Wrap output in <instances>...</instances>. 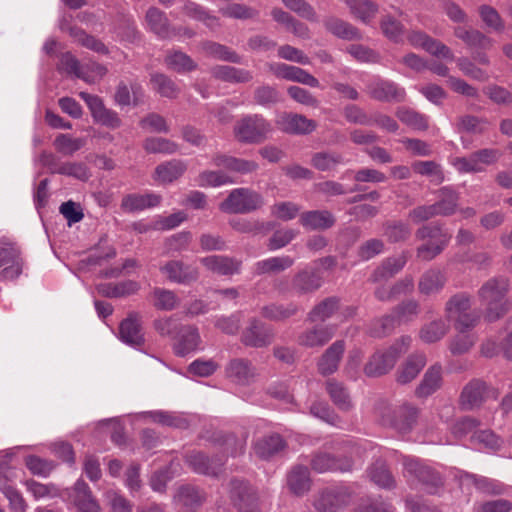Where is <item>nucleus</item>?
Wrapping results in <instances>:
<instances>
[{"label": "nucleus", "mask_w": 512, "mask_h": 512, "mask_svg": "<svg viewBox=\"0 0 512 512\" xmlns=\"http://www.w3.org/2000/svg\"><path fill=\"white\" fill-rule=\"evenodd\" d=\"M70 499L80 512H100V505L92 495L89 486L78 480L70 494Z\"/></svg>", "instance_id": "obj_25"}, {"label": "nucleus", "mask_w": 512, "mask_h": 512, "mask_svg": "<svg viewBox=\"0 0 512 512\" xmlns=\"http://www.w3.org/2000/svg\"><path fill=\"white\" fill-rule=\"evenodd\" d=\"M396 116L414 130L424 131L428 128V118L414 110L402 107L397 110Z\"/></svg>", "instance_id": "obj_56"}, {"label": "nucleus", "mask_w": 512, "mask_h": 512, "mask_svg": "<svg viewBox=\"0 0 512 512\" xmlns=\"http://www.w3.org/2000/svg\"><path fill=\"white\" fill-rule=\"evenodd\" d=\"M161 196L155 193L128 194L123 197L121 208L126 212L141 211L159 205Z\"/></svg>", "instance_id": "obj_32"}, {"label": "nucleus", "mask_w": 512, "mask_h": 512, "mask_svg": "<svg viewBox=\"0 0 512 512\" xmlns=\"http://www.w3.org/2000/svg\"><path fill=\"white\" fill-rule=\"evenodd\" d=\"M403 465V475L408 482H419L425 487L427 492L435 493L437 488L442 485L440 475L431 467L422 464L419 460L404 457Z\"/></svg>", "instance_id": "obj_7"}, {"label": "nucleus", "mask_w": 512, "mask_h": 512, "mask_svg": "<svg viewBox=\"0 0 512 512\" xmlns=\"http://www.w3.org/2000/svg\"><path fill=\"white\" fill-rule=\"evenodd\" d=\"M333 335L334 328L332 326H314L298 336V343L307 348L322 347L329 342Z\"/></svg>", "instance_id": "obj_29"}, {"label": "nucleus", "mask_w": 512, "mask_h": 512, "mask_svg": "<svg viewBox=\"0 0 512 512\" xmlns=\"http://www.w3.org/2000/svg\"><path fill=\"white\" fill-rule=\"evenodd\" d=\"M426 364L424 354L411 355L398 369L396 380L400 384H407L415 379Z\"/></svg>", "instance_id": "obj_37"}, {"label": "nucleus", "mask_w": 512, "mask_h": 512, "mask_svg": "<svg viewBox=\"0 0 512 512\" xmlns=\"http://www.w3.org/2000/svg\"><path fill=\"white\" fill-rule=\"evenodd\" d=\"M79 96L88 106L94 122L110 129H117L122 125V120L118 113L106 108L99 96L87 92H80Z\"/></svg>", "instance_id": "obj_12"}, {"label": "nucleus", "mask_w": 512, "mask_h": 512, "mask_svg": "<svg viewBox=\"0 0 512 512\" xmlns=\"http://www.w3.org/2000/svg\"><path fill=\"white\" fill-rule=\"evenodd\" d=\"M299 223L310 231H324L335 225L336 218L328 210H310L300 214Z\"/></svg>", "instance_id": "obj_23"}, {"label": "nucleus", "mask_w": 512, "mask_h": 512, "mask_svg": "<svg viewBox=\"0 0 512 512\" xmlns=\"http://www.w3.org/2000/svg\"><path fill=\"white\" fill-rule=\"evenodd\" d=\"M323 280L316 270H299L292 278L290 290L297 296H304L316 292L322 286ZM275 288L280 293H285L289 288L282 280L275 283Z\"/></svg>", "instance_id": "obj_9"}, {"label": "nucleus", "mask_w": 512, "mask_h": 512, "mask_svg": "<svg viewBox=\"0 0 512 512\" xmlns=\"http://www.w3.org/2000/svg\"><path fill=\"white\" fill-rule=\"evenodd\" d=\"M148 29L161 39L176 36V28L170 25L166 14L156 7H150L145 15Z\"/></svg>", "instance_id": "obj_22"}, {"label": "nucleus", "mask_w": 512, "mask_h": 512, "mask_svg": "<svg viewBox=\"0 0 512 512\" xmlns=\"http://www.w3.org/2000/svg\"><path fill=\"white\" fill-rule=\"evenodd\" d=\"M298 310L299 307L294 303L288 305L270 304L261 309V314L269 320L282 321L295 315Z\"/></svg>", "instance_id": "obj_53"}, {"label": "nucleus", "mask_w": 512, "mask_h": 512, "mask_svg": "<svg viewBox=\"0 0 512 512\" xmlns=\"http://www.w3.org/2000/svg\"><path fill=\"white\" fill-rule=\"evenodd\" d=\"M230 498L240 512H257L258 497L247 482L239 479L231 480Z\"/></svg>", "instance_id": "obj_14"}, {"label": "nucleus", "mask_w": 512, "mask_h": 512, "mask_svg": "<svg viewBox=\"0 0 512 512\" xmlns=\"http://www.w3.org/2000/svg\"><path fill=\"white\" fill-rule=\"evenodd\" d=\"M289 489L295 495H303L310 490L311 480L309 470L305 466L294 467L287 477Z\"/></svg>", "instance_id": "obj_44"}, {"label": "nucleus", "mask_w": 512, "mask_h": 512, "mask_svg": "<svg viewBox=\"0 0 512 512\" xmlns=\"http://www.w3.org/2000/svg\"><path fill=\"white\" fill-rule=\"evenodd\" d=\"M407 263V256L401 254L396 257H390L384 260L381 266L377 267L371 274L369 281L373 283L381 282L383 280L393 277L396 273L401 271Z\"/></svg>", "instance_id": "obj_33"}, {"label": "nucleus", "mask_w": 512, "mask_h": 512, "mask_svg": "<svg viewBox=\"0 0 512 512\" xmlns=\"http://www.w3.org/2000/svg\"><path fill=\"white\" fill-rule=\"evenodd\" d=\"M381 405L384 406V404ZM383 409L384 411H378L383 422L391 425L401 434L411 432L417 424L419 410L410 404H403L395 408L392 412H390L388 407H383Z\"/></svg>", "instance_id": "obj_8"}, {"label": "nucleus", "mask_w": 512, "mask_h": 512, "mask_svg": "<svg viewBox=\"0 0 512 512\" xmlns=\"http://www.w3.org/2000/svg\"><path fill=\"white\" fill-rule=\"evenodd\" d=\"M442 367L439 364L431 366L424 374V377L416 388L415 394L418 397H427L441 387Z\"/></svg>", "instance_id": "obj_38"}, {"label": "nucleus", "mask_w": 512, "mask_h": 512, "mask_svg": "<svg viewBox=\"0 0 512 512\" xmlns=\"http://www.w3.org/2000/svg\"><path fill=\"white\" fill-rule=\"evenodd\" d=\"M437 201L433 203L434 210L437 216H451L453 215L459 205V193L449 186H445L437 190Z\"/></svg>", "instance_id": "obj_27"}, {"label": "nucleus", "mask_w": 512, "mask_h": 512, "mask_svg": "<svg viewBox=\"0 0 512 512\" xmlns=\"http://www.w3.org/2000/svg\"><path fill=\"white\" fill-rule=\"evenodd\" d=\"M510 282L507 277L495 276L486 280L477 291V299L484 306V318L487 322H496L512 309V300L508 298Z\"/></svg>", "instance_id": "obj_1"}, {"label": "nucleus", "mask_w": 512, "mask_h": 512, "mask_svg": "<svg viewBox=\"0 0 512 512\" xmlns=\"http://www.w3.org/2000/svg\"><path fill=\"white\" fill-rule=\"evenodd\" d=\"M411 342L410 336H402L388 349L377 350L365 363L363 373L369 378H378L387 374L394 368L399 356L408 350Z\"/></svg>", "instance_id": "obj_2"}, {"label": "nucleus", "mask_w": 512, "mask_h": 512, "mask_svg": "<svg viewBox=\"0 0 512 512\" xmlns=\"http://www.w3.org/2000/svg\"><path fill=\"white\" fill-rule=\"evenodd\" d=\"M226 376L239 385H249L256 378V370L252 364L245 359L231 360L225 369Z\"/></svg>", "instance_id": "obj_26"}, {"label": "nucleus", "mask_w": 512, "mask_h": 512, "mask_svg": "<svg viewBox=\"0 0 512 512\" xmlns=\"http://www.w3.org/2000/svg\"><path fill=\"white\" fill-rule=\"evenodd\" d=\"M153 305L159 310H173L179 304L177 295L165 288H155L152 292Z\"/></svg>", "instance_id": "obj_64"}, {"label": "nucleus", "mask_w": 512, "mask_h": 512, "mask_svg": "<svg viewBox=\"0 0 512 512\" xmlns=\"http://www.w3.org/2000/svg\"><path fill=\"white\" fill-rule=\"evenodd\" d=\"M370 480L383 489H393L396 481L389 471L386 463L382 460L375 461L368 470Z\"/></svg>", "instance_id": "obj_45"}, {"label": "nucleus", "mask_w": 512, "mask_h": 512, "mask_svg": "<svg viewBox=\"0 0 512 512\" xmlns=\"http://www.w3.org/2000/svg\"><path fill=\"white\" fill-rule=\"evenodd\" d=\"M412 169L417 174L429 177L436 184L444 180L441 166L435 161H416L412 164Z\"/></svg>", "instance_id": "obj_63"}, {"label": "nucleus", "mask_w": 512, "mask_h": 512, "mask_svg": "<svg viewBox=\"0 0 512 512\" xmlns=\"http://www.w3.org/2000/svg\"><path fill=\"white\" fill-rule=\"evenodd\" d=\"M499 391L488 386L480 379H473L468 382L460 395V405L464 410L479 408L486 399H497Z\"/></svg>", "instance_id": "obj_10"}, {"label": "nucleus", "mask_w": 512, "mask_h": 512, "mask_svg": "<svg viewBox=\"0 0 512 512\" xmlns=\"http://www.w3.org/2000/svg\"><path fill=\"white\" fill-rule=\"evenodd\" d=\"M143 148L147 153L174 154L179 146L174 141L162 137H148L144 140Z\"/></svg>", "instance_id": "obj_52"}, {"label": "nucleus", "mask_w": 512, "mask_h": 512, "mask_svg": "<svg viewBox=\"0 0 512 512\" xmlns=\"http://www.w3.org/2000/svg\"><path fill=\"white\" fill-rule=\"evenodd\" d=\"M273 336L274 334L271 328L254 318L243 330L241 341L246 346L261 348L271 344Z\"/></svg>", "instance_id": "obj_17"}, {"label": "nucleus", "mask_w": 512, "mask_h": 512, "mask_svg": "<svg viewBox=\"0 0 512 512\" xmlns=\"http://www.w3.org/2000/svg\"><path fill=\"white\" fill-rule=\"evenodd\" d=\"M159 270L166 280L181 285H189L199 279L198 268L181 260L166 261L159 266Z\"/></svg>", "instance_id": "obj_13"}, {"label": "nucleus", "mask_w": 512, "mask_h": 512, "mask_svg": "<svg viewBox=\"0 0 512 512\" xmlns=\"http://www.w3.org/2000/svg\"><path fill=\"white\" fill-rule=\"evenodd\" d=\"M272 132L271 124L261 115H246L234 126V135L239 142L258 144L265 141Z\"/></svg>", "instance_id": "obj_5"}, {"label": "nucleus", "mask_w": 512, "mask_h": 512, "mask_svg": "<svg viewBox=\"0 0 512 512\" xmlns=\"http://www.w3.org/2000/svg\"><path fill=\"white\" fill-rule=\"evenodd\" d=\"M186 164L173 159L158 165L155 169V180L161 183H171L177 180L186 171Z\"/></svg>", "instance_id": "obj_41"}, {"label": "nucleus", "mask_w": 512, "mask_h": 512, "mask_svg": "<svg viewBox=\"0 0 512 512\" xmlns=\"http://www.w3.org/2000/svg\"><path fill=\"white\" fill-rule=\"evenodd\" d=\"M145 418H149L151 421L169 427L175 428H186L188 422L185 418L167 411L157 410L149 411L143 414Z\"/></svg>", "instance_id": "obj_50"}, {"label": "nucleus", "mask_w": 512, "mask_h": 512, "mask_svg": "<svg viewBox=\"0 0 512 512\" xmlns=\"http://www.w3.org/2000/svg\"><path fill=\"white\" fill-rule=\"evenodd\" d=\"M269 69L277 78L298 82L313 88L320 86L316 77L300 67L285 63H272L269 65Z\"/></svg>", "instance_id": "obj_16"}, {"label": "nucleus", "mask_w": 512, "mask_h": 512, "mask_svg": "<svg viewBox=\"0 0 512 512\" xmlns=\"http://www.w3.org/2000/svg\"><path fill=\"white\" fill-rule=\"evenodd\" d=\"M471 309V297L467 293H458L452 296L445 305L447 318L454 319Z\"/></svg>", "instance_id": "obj_54"}, {"label": "nucleus", "mask_w": 512, "mask_h": 512, "mask_svg": "<svg viewBox=\"0 0 512 512\" xmlns=\"http://www.w3.org/2000/svg\"><path fill=\"white\" fill-rule=\"evenodd\" d=\"M199 343L200 335L198 329L193 326H184L181 328L179 340L174 346L175 353L179 356H185L196 350Z\"/></svg>", "instance_id": "obj_42"}, {"label": "nucleus", "mask_w": 512, "mask_h": 512, "mask_svg": "<svg viewBox=\"0 0 512 512\" xmlns=\"http://www.w3.org/2000/svg\"><path fill=\"white\" fill-rule=\"evenodd\" d=\"M324 26L329 32L339 38L346 40L360 38L359 31L354 26L341 19L328 17L324 20Z\"/></svg>", "instance_id": "obj_47"}, {"label": "nucleus", "mask_w": 512, "mask_h": 512, "mask_svg": "<svg viewBox=\"0 0 512 512\" xmlns=\"http://www.w3.org/2000/svg\"><path fill=\"white\" fill-rule=\"evenodd\" d=\"M311 163L320 171H330L343 163V157L336 152H318L313 155Z\"/></svg>", "instance_id": "obj_62"}, {"label": "nucleus", "mask_w": 512, "mask_h": 512, "mask_svg": "<svg viewBox=\"0 0 512 512\" xmlns=\"http://www.w3.org/2000/svg\"><path fill=\"white\" fill-rule=\"evenodd\" d=\"M454 35L470 48L486 50L493 46V40L477 29L457 26L454 28Z\"/></svg>", "instance_id": "obj_34"}, {"label": "nucleus", "mask_w": 512, "mask_h": 512, "mask_svg": "<svg viewBox=\"0 0 512 512\" xmlns=\"http://www.w3.org/2000/svg\"><path fill=\"white\" fill-rule=\"evenodd\" d=\"M351 12L361 21L367 23L375 17L378 5L371 0H346Z\"/></svg>", "instance_id": "obj_51"}, {"label": "nucleus", "mask_w": 512, "mask_h": 512, "mask_svg": "<svg viewBox=\"0 0 512 512\" xmlns=\"http://www.w3.org/2000/svg\"><path fill=\"white\" fill-rule=\"evenodd\" d=\"M277 124L283 132L294 135H307L317 128L316 121L297 113H283Z\"/></svg>", "instance_id": "obj_18"}, {"label": "nucleus", "mask_w": 512, "mask_h": 512, "mask_svg": "<svg viewBox=\"0 0 512 512\" xmlns=\"http://www.w3.org/2000/svg\"><path fill=\"white\" fill-rule=\"evenodd\" d=\"M351 501V493L347 487L335 486L322 489L315 501L318 512H338Z\"/></svg>", "instance_id": "obj_11"}, {"label": "nucleus", "mask_w": 512, "mask_h": 512, "mask_svg": "<svg viewBox=\"0 0 512 512\" xmlns=\"http://www.w3.org/2000/svg\"><path fill=\"white\" fill-rule=\"evenodd\" d=\"M202 47L204 52L211 57L222 61L240 63L239 55L222 44L208 41L203 43Z\"/></svg>", "instance_id": "obj_59"}, {"label": "nucleus", "mask_w": 512, "mask_h": 512, "mask_svg": "<svg viewBox=\"0 0 512 512\" xmlns=\"http://www.w3.org/2000/svg\"><path fill=\"white\" fill-rule=\"evenodd\" d=\"M446 283V277L439 269L427 270L419 279L418 289L421 294L439 293Z\"/></svg>", "instance_id": "obj_39"}, {"label": "nucleus", "mask_w": 512, "mask_h": 512, "mask_svg": "<svg viewBox=\"0 0 512 512\" xmlns=\"http://www.w3.org/2000/svg\"><path fill=\"white\" fill-rule=\"evenodd\" d=\"M311 467L318 473L341 471H350L353 467V461L350 457L335 458L329 453L319 452L311 460Z\"/></svg>", "instance_id": "obj_20"}, {"label": "nucleus", "mask_w": 512, "mask_h": 512, "mask_svg": "<svg viewBox=\"0 0 512 512\" xmlns=\"http://www.w3.org/2000/svg\"><path fill=\"white\" fill-rule=\"evenodd\" d=\"M339 308V299L329 297L321 301L308 313L307 319L310 322H324L329 319Z\"/></svg>", "instance_id": "obj_48"}, {"label": "nucleus", "mask_w": 512, "mask_h": 512, "mask_svg": "<svg viewBox=\"0 0 512 512\" xmlns=\"http://www.w3.org/2000/svg\"><path fill=\"white\" fill-rule=\"evenodd\" d=\"M151 83L153 89L166 98H175L180 91L175 82L164 74L152 75Z\"/></svg>", "instance_id": "obj_61"}, {"label": "nucleus", "mask_w": 512, "mask_h": 512, "mask_svg": "<svg viewBox=\"0 0 512 512\" xmlns=\"http://www.w3.org/2000/svg\"><path fill=\"white\" fill-rule=\"evenodd\" d=\"M25 259L20 245L10 237L0 238V282H12L23 273Z\"/></svg>", "instance_id": "obj_3"}, {"label": "nucleus", "mask_w": 512, "mask_h": 512, "mask_svg": "<svg viewBox=\"0 0 512 512\" xmlns=\"http://www.w3.org/2000/svg\"><path fill=\"white\" fill-rule=\"evenodd\" d=\"M264 199L260 193L249 188H235L220 203L219 209L230 214H248L260 209Z\"/></svg>", "instance_id": "obj_6"}, {"label": "nucleus", "mask_w": 512, "mask_h": 512, "mask_svg": "<svg viewBox=\"0 0 512 512\" xmlns=\"http://www.w3.org/2000/svg\"><path fill=\"white\" fill-rule=\"evenodd\" d=\"M214 78L230 83H246L252 80V74L248 70L233 66L218 65L211 69Z\"/></svg>", "instance_id": "obj_40"}, {"label": "nucleus", "mask_w": 512, "mask_h": 512, "mask_svg": "<svg viewBox=\"0 0 512 512\" xmlns=\"http://www.w3.org/2000/svg\"><path fill=\"white\" fill-rule=\"evenodd\" d=\"M186 463L196 473L218 476L224 464L223 457L209 458L202 452H192L186 456Z\"/></svg>", "instance_id": "obj_19"}, {"label": "nucleus", "mask_w": 512, "mask_h": 512, "mask_svg": "<svg viewBox=\"0 0 512 512\" xmlns=\"http://www.w3.org/2000/svg\"><path fill=\"white\" fill-rule=\"evenodd\" d=\"M183 12L198 21L204 22L209 28L214 29L219 26L218 19L210 15L204 7L193 2L187 1L183 6Z\"/></svg>", "instance_id": "obj_57"}, {"label": "nucleus", "mask_w": 512, "mask_h": 512, "mask_svg": "<svg viewBox=\"0 0 512 512\" xmlns=\"http://www.w3.org/2000/svg\"><path fill=\"white\" fill-rule=\"evenodd\" d=\"M326 391L331 401L342 411H349L353 407L352 399L347 387L335 379L325 383Z\"/></svg>", "instance_id": "obj_35"}, {"label": "nucleus", "mask_w": 512, "mask_h": 512, "mask_svg": "<svg viewBox=\"0 0 512 512\" xmlns=\"http://www.w3.org/2000/svg\"><path fill=\"white\" fill-rule=\"evenodd\" d=\"M366 91L371 98L381 102H400L405 98V90L389 80H374L367 85Z\"/></svg>", "instance_id": "obj_15"}, {"label": "nucleus", "mask_w": 512, "mask_h": 512, "mask_svg": "<svg viewBox=\"0 0 512 512\" xmlns=\"http://www.w3.org/2000/svg\"><path fill=\"white\" fill-rule=\"evenodd\" d=\"M199 261L210 272L222 276L238 274L242 265L241 260L224 255H210Z\"/></svg>", "instance_id": "obj_21"}, {"label": "nucleus", "mask_w": 512, "mask_h": 512, "mask_svg": "<svg viewBox=\"0 0 512 512\" xmlns=\"http://www.w3.org/2000/svg\"><path fill=\"white\" fill-rule=\"evenodd\" d=\"M413 286H414L413 279L406 278L403 281L396 283L392 287H384V286L378 287L375 290L374 294H375V297L380 301H390L401 293L412 291Z\"/></svg>", "instance_id": "obj_58"}, {"label": "nucleus", "mask_w": 512, "mask_h": 512, "mask_svg": "<svg viewBox=\"0 0 512 512\" xmlns=\"http://www.w3.org/2000/svg\"><path fill=\"white\" fill-rule=\"evenodd\" d=\"M418 240H429L416 250V257L421 261H431L439 255L450 241V236L438 225H423L417 229Z\"/></svg>", "instance_id": "obj_4"}, {"label": "nucleus", "mask_w": 512, "mask_h": 512, "mask_svg": "<svg viewBox=\"0 0 512 512\" xmlns=\"http://www.w3.org/2000/svg\"><path fill=\"white\" fill-rule=\"evenodd\" d=\"M464 481L471 482L482 493L491 495H501L505 491V487L499 481L486 477H478L473 474H466Z\"/></svg>", "instance_id": "obj_55"}, {"label": "nucleus", "mask_w": 512, "mask_h": 512, "mask_svg": "<svg viewBox=\"0 0 512 512\" xmlns=\"http://www.w3.org/2000/svg\"><path fill=\"white\" fill-rule=\"evenodd\" d=\"M212 164L223 167L228 171L239 174H249L258 169V164L252 160L236 158L225 154H216L212 157Z\"/></svg>", "instance_id": "obj_28"}, {"label": "nucleus", "mask_w": 512, "mask_h": 512, "mask_svg": "<svg viewBox=\"0 0 512 512\" xmlns=\"http://www.w3.org/2000/svg\"><path fill=\"white\" fill-rule=\"evenodd\" d=\"M196 181L200 187H219L235 183L228 173L220 170H205L198 175Z\"/></svg>", "instance_id": "obj_49"}, {"label": "nucleus", "mask_w": 512, "mask_h": 512, "mask_svg": "<svg viewBox=\"0 0 512 512\" xmlns=\"http://www.w3.org/2000/svg\"><path fill=\"white\" fill-rule=\"evenodd\" d=\"M344 351L345 342L343 340H337L329 346L317 362L319 373L328 376L336 372Z\"/></svg>", "instance_id": "obj_24"}, {"label": "nucleus", "mask_w": 512, "mask_h": 512, "mask_svg": "<svg viewBox=\"0 0 512 512\" xmlns=\"http://www.w3.org/2000/svg\"><path fill=\"white\" fill-rule=\"evenodd\" d=\"M294 265V259L290 256H273L257 261L253 266V272L257 276L266 274H278Z\"/></svg>", "instance_id": "obj_31"}, {"label": "nucleus", "mask_w": 512, "mask_h": 512, "mask_svg": "<svg viewBox=\"0 0 512 512\" xmlns=\"http://www.w3.org/2000/svg\"><path fill=\"white\" fill-rule=\"evenodd\" d=\"M449 323L444 319H435L424 324L419 330L422 342L431 344L440 341L449 331Z\"/></svg>", "instance_id": "obj_43"}, {"label": "nucleus", "mask_w": 512, "mask_h": 512, "mask_svg": "<svg viewBox=\"0 0 512 512\" xmlns=\"http://www.w3.org/2000/svg\"><path fill=\"white\" fill-rule=\"evenodd\" d=\"M143 89L137 83H132L129 88L124 82H120L116 88L114 101L119 106L139 105L143 101Z\"/></svg>", "instance_id": "obj_36"}, {"label": "nucleus", "mask_w": 512, "mask_h": 512, "mask_svg": "<svg viewBox=\"0 0 512 512\" xmlns=\"http://www.w3.org/2000/svg\"><path fill=\"white\" fill-rule=\"evenodd\" d=\"M120 339L131 346H140L144 343L139 317L135 313L129 314L119 326Z\"/></svg>", "instance_id": "obj_30"}, {"label": "nucleus", "mask_w": 512, "mask_h": 512, "mask_svg": "<svg viewBox=\"0 0 512 512\" xmlns=\"http://www.w3.org/2000/svg\"><path fill=\"white\" fill-rule=\"evenodd\" d=\"M285 447L284 440L278 434L270 435L259 439L254 446L255 453L262 459H268Z\"/></svg>", "instance_id": "obj_46"}, {"label": "nucleus", "mask_w": 512, "mask_h": 512, "mask_svg": "<svg viewBox=\"0 0 512 512\" xmlns=\"http://www.w3.org/2000/svg\"><path fill=\"white\" fill-rule=\"evenodd\" d=\"M85 144V138H73L69 134H59L53 142L55 149L64 155L74 154L84 147Z\"/></svg>", "instance_id": "obj_60"}]
</instances>
